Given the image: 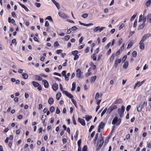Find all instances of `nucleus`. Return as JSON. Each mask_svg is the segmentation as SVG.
<instances>
[{
	"label": "nucleus",
	"instance_id": "nucleus-39",
	"mask_svg": "<svg viewBox=\"0 0 151 151\" xmlns=\"http://www.w3.org/2000/svg\"><path fill=\"white\" fill-rule=\"evenodd\" d=\"M137 55V52L136 51H134L132 53V55L133 57H135Z\"/></svg>",
	"mask_w": 151,
	"mask_h": 151
},
{
	"label": "nucleus",
	"instance_id": "nucleus-40",
	"mask_svg": "<svg viewBox=\"0 0 151 151\" xmlns=\"http://www.w3.org/2000/svg\"><path fill=\"white\" fill-rule=\"evenodd\" d=\"M78 52L77 50H75L74 51H73L72 52V54L74 55H77V54L78 53Z\"/></svg>",
	"mask_w": 151,
	"mask_h": 151
},
{
	"label": "nucleus",
	"instance_id": "nucleus-1",
	"mask_svg": "<svg viewBox=\"0 0 151 151\" xmlns=\"http://www.w3.org/2000/svg\"><path fill=\"white\" fill-rule=\"evenodd\" d=\"M104 142L103 137H99L97 144V146L98 147L97 148V150L101 148Z\"/></svg>",
	"mask_w": 151,
	"mask_h": 151
},
{
	"label": "nucleus",
	"instance_id": "nucleus-29",
	"mask_svg": "<svg viewBox=\"0 0 151 151\" xmlns=\"http://www.w3.org/2000/svg\"><path fill=\"white\" fill-rule=\"evenodd\" d=\"M145 22H143V24L140 25L139 26V29H141L143 28L145 26Z\"/></svg>",
	"mask_w": 151,
	"mask_h": 151
},
{
	"label": "nucleus",
	"instance_id": "nucleus-28",
	"mask_svg": "<svg viewBox=\"0 0 151 151\" xmlns=\"http://www.w3.org/2000/svg\"><path fill=\"white\" fill-rule=\"evenodd\" d=\"M61 96V93H58L56 95V99L57 100H59Z\"/></svg>",
	"mask_w": 151,
	"mask_h": 151
},
{
	"label": "nucleus",
	"instance_id": "nucleus-26",
	"mask_svg": "<svg viewBox=\"0 0 151 151\" xmlns=\"http://www.w3.org/2000/svg\"><path fill=\"white\" fill-rule=\"evenodd\" d=\"M76 83L74 82H73L72 84V87L71 89V91H73L75 90L76 88Z\"/></svg>",
	"mask_w": 151,
	"mask_h": 151
},
{
	"label": "nucleus",
	"instance_id": "nucleus-5",
	"mask_svg": "<svg viewBox=\"0 0 151 151\" xmlns=\"http://www.w3.org/2000/svg\"><path fill=\"white\" fill-rule=\"evenodd\" d=\"M63 93H65L66 96L69 97L71 99H73V96L67 91H63Z\"/></svg>",
	"mask_w": 151,
	"mask_h": 151
},
{
	"label": "nucleus",
	"instance_id": "nucleus-4",
	"mask_svg": "<svg viewBox=\"0 0 151 151\" xmlns=\"http://www.w3.org/2000/svg\"><path fill=\"white\" fill-rule=\"evenodd\" d=\"M121 119H118L117 117H115L112 120V124L113 125L116 124V125H118L121 122Z\"/></svg>",
	"mask_w": 151,
	"mask_h": 151
},
{
	"label": "nucleus",
	"instance_id": "nucleus-30",
	"mask_svg": "<svg viewBox=\"0 0 151 151\" xmlns=\"http://www.w3.org/2000/svg\"><path fill=\"white\" fill-rule=\"evenodd\" d=\"M147 19L151 23V14H148L147 16Z\"/></svg>",
	"mask_w": 151,
	"mask_h": 151
},
{
	"label": "nucleus",
	"instance_id": "nucleus-36",
	"mask_svg": "<svg viewBox=\"0 0 151 151\" xmlns=\"http://www.w3.org/2000/svg\"><path fill=\"white\" fill-rule=\"evenodd\" d=\"M151 3V0H149L146 2L145 3L146 5L147 6H148Z\"/></svg>",
	"mask_w": 151,
	"mask_h": 151
},
{
	"label": "nucleus",
	"instance_id": "nucleus-49",
	"mask_svg": "<svg viewBox=\"0 0 151 151\" xmlns=\"http://www.w3.org/2000/svg\"><path fill=\"white\" fill-rule=\"evenodd\" d=\"M55 110V108L53 106H51L50 109V111L51 112H53Z\"/></svg>",
	"mask_w": 151,
	"mask_h": 151
},
{
	"label": "nucleus",
	"instance_id": "nucleus-7",
	"mask_svg": "<svg viewBox=\"0 0 151 151\" xmlns=\"http://www.w3.org/2000/svg\"><path fill=\"white\" fill-rule=\"evenodd\" d=\"M117 108V106L115 105L113 106H111L108 109V111H109V114H110L113 110L116 109Z\"/></svg>",
	"mask_w": 151,
	"mask_h": 151
},
{
	"label": "nucleus",
	"instance_id": "nucleus-19",
	"mask_svg": "<svg viewBox=\"0 0 151 151\" xmlns=\"http://www.w3.org/2000/svg\"><path fill=\"white\" fill-rule=\"evenodd\" d=\"M19 5L23 8L26 11H28L29 10L28 8L25 6V5L21 4L20 3H19Z\"/></svg>",
	"mask_w": 151,
	"mask_h": 151
},
{
	"label": "nucleus",
	"instance_id": "nucleus-42",
	"mask_svg": "<svg viewBox=\"0 0 151 151\" xmlns=\"http://www.w3.org/2000/svg\"><path fill=\"white\" fill-rule=\"evenodd\" d=\"M60 17L65 18H66L68 17L67 16L66 14L64 13L62 14Z\"/></svg>",
	"mask_w": 151,
	"mask_h": 151
},
{
	"label": "nucleus",
	"instance_id": "nucleus-9",
	"mask_svg": "<svg viewBox=\"0 0 151 151\" xmlns=\"http://www.w3.org/2000/svg\"><path fill=\"white\" fill-rule=\"evenodd\" d=\"M78 122H79L82 125L85 126V125L86 124L85 121L83 119L79 118H78Z\"/></svg>",
	"mask_w": 151,
	"mask_h": 151
},
{
	"label": "nucleus",
	"instance_id": "nucleus-60",
	"mask_svg": "<svg viewBox=\"0 0 151 151\" xmlns=\"http://www.w3.org/2000/svg\"><path fill=\"white\" fill-rule=\"evenodd\" d=\"M122 41H123V40H122V38H121L119 40L118 42V44L119 45H120V44L122 43Z\"/></svg>",
	"mask_w": 151,
	"mask_h": 151
},
{
	"label": "nucleus",
	"instance_id": "nucleus-53",
	"mask_svg": "<svg viewBox=\"0 0 151 151\" xmlns=\"http://www.w3.org/2000/svg\"><path fill=\"white\" fill-rule=\"evenodd\" d=\"M47 117V116L46 115H43L42 116L41 119L42 120H45Z\"/></svg>",
	"mask_w": 151,
	"mask_h": 151
},
{
	"label": "nucleus",
	"instance_id": "nucleus-46",
	"mask_svg": "<svg viewBox=\"0 0 151 151\" xmlns=\"http://www.w3.org/2000/svg\"><path fill=\"white\" fill-rule=\"evenodd\" d=\"M46 19L49 20L50 21L53 22V20L51 17L50 16H48L46 18Z\"/></svg>",
	"mask_w": 151,
	"mask_h": 151
},
{
	"label": "nucleus",
	"instance_id": "nucleus-33",
	"mask_svg": "<svg viewBox=\"0 0 151 151\" xmlns=\"http://www.w3.org/2000/svg\"><path fill=\"white\" fill-rule=\"evenodd\" d=\"M70 36L69 35H67L64 37V39L66 41H68L70 39Z\"/></svg>",
	"mask_w": 151,
	"mask_h": 151
},
{
	"label": "nucleus",
	"instance_id": "nucleus-52",
	"mask_svg": "<svg viewBox=\"0 0 151 151\" xmlns=\"http://www.w3.org/2000/svg\"><path fill=\"white\" fill-rule=\"evenodd\" d=\"M35 5L37 7H40L41 6L40 4L39 3H36L35 4Z\"/></svg>",
	"mask_w": 151,
	"mask_h": 151
},
{
	"label": "nucleus",
	"instance_id": "nucleus-55",
	"mask_svg": "<svg viewBox=\"0 0 151 151\" xmlns=\"http://www.w3.org/2000/svg\"><path fill=\"white\" fill-rule=\"evenodd\" d=\"M81 139H79L78 142H77L78 145V147H80V145H81Z\"/></svg>",
	"mask_w": 151,
	"mask_h": 151
},
{
	"label": "nucleus",
	"instance_id": "nucleus-18",
	"mask_svg": "<svg viewBox=\"0 0 151 151\" xmlns=\"http://www.w3.org/2000/svg\"><path fill=\"white\" fill-rule=\"evenodd\" d=\"M54 101L53 99L52 98H50L48 99V102L50 105H52V104Z\"/></svg>",
	"mask_w": 151,
	"mask_h": 151
},
{
	"label": "nucleus",
	"instance_id": "nucleus-20",
	"mask_svg": "<svg viewBox=\"0 0 151 151\" xmlns=\"http://www.w3.org/2000/svg\"><path fill=\"white\" fill-rule=\"evenodd\" d=\"M91 116L86 115L85 117V118L87 121H89L92 118Z\"/></svg>",
	"mask_w": 151,
	"mask_h": 151
},
{
	"label": "nucleus",
	"instance_id": "nucleus-17",
	"mask_svg": "<svg viewBox=\"0 0 151 151\" xmlns=\"http://www.w3.org/2000/svg\"><path fill=\"white\" fill-rule=\"evenodd\" d=\"M32 83L34 86L35 87H37L40 85L38 83L34 81L32 82Z\"/></svg>",
	"mask_w": 151,
	"mask_h": 151
},
{
	"label": "nucleus",
	"instance_id": "nucleus-6",
	"mask_svg": "<svg viewBox=\"0 0 151 151\" xmlns=\"http://www.w3.org/2000/svg\"><path fill=\"white\" fill-rule=\"evenodd\" d=\"M151 36V34H147L145 35L142 37L141 40L143 41H144L146 40L148 37Z\"/></svg>",
	"mask_w": 151,
	"mask_h": 151
},
{
	"label": "nucleus",
	"instance_id": "nucleus-24",
	"mask_svg": "<svg viewBox=\"0 0 151 151\" xmlns=\"http://www.w3.org/2000/svg\"><path fill=\"white\" fill-rule=\"evenodd\" d=\"M22 76L23 78L25 79H27L28 77V75L27 73H23L22 74Z\"/></svg>",
	"mask_w": 151,
	"mask_h": 151
},
{
	"label": "nucleus",
	"instance_id": "nucleus-31",
	"mask_svg": "<svg viewBox=\"0 0 151 151\" xmlns=\"http://www.w3.org/2000/svg\"><path fill=\"white\" fill-rule=\"evenodd\" d=\"M145 80H144L143 81H142L141 82H140V81H137V82H139V85L138 86V87H139L141 86L142 84H143L145 82Z\"/></svg>",
	"mask_w": 151,
	"mask_h": 151
},
{
	"label": "nucleus",
	"instance_id": "nucleus-56",
	"mask_svg": "<svg viewBox=\"0 0 151 151\" xmlns=\"http://www.w3.org/2000/svg\"><path fill=\"white\" fill-rule=\"evenodd\" d=\"M62 52V50H59L56 51V52L57 54H59Z\"/></svg>",
	"mask_w": 151,
	"mask_h": 151
},
{
	"label": "nucleus",
	"instance_id": "nucleus-45",
	"mask_svg": "<svg viewBox=\"0 0 151 151\" xmlns=\"http://www.w3.org/2000/svg\"><path fill=\"white\" fill-rule=\"evenodd\" d=\"M93 25V24L92 23H90L88 24L84 23L83 24V25L86 26H89L91 25Z\"/></svg>",
	"mask_w": 151,
	"mask_h": 151
},
{
	"label": "nucleus",
	"instance_id": "nucleus-25",
	"mask_svg": "<svg viewBox=\"0 0 151 151\" xmlns=\"http://www.w3.org/2000/svg\"><path fill=\"white\" fill-rule=\"evenodd\" d=\"M115 56V53H114L112 54L111 58H110V62H111L113 60Z\"/></svg>",
	"mask_w": 151,
	"mask_h": 151
},
{
	"label": "nucleus",
	"instance_id": "nucleus-48",
	"mask_svg": "<svg viewBox=\"0 0 151 151\" xmlns=\"http://www.w3.org/2000/svg\"><path fill=\"white\" fill-rule=\"evenodd\" d=\"M11 14L12 17H17L16 14L14 12H12Z\"/></svg>",
	"mask_w": 151,
	"mask_h": 151
},
{
	"label": "nucleus",
	"instance_id": "nucleus-10",
	"mask_svg": "<svg viewBox=\"0 0 151 151\" xmlns=\"http://www.w3.org/2000/svg\"><path fill=\"white\" fill-rule=\"evenodd\" d=\"M58 85L56 83H54L52 85V88L54 91H56L58 90Z\"/></svg>",
	"mask_w": 151,
	"mask_h": 151
},
{
	"label": "nucleus",
	"instance_id": "nucleus-8",
	"mask_svg": "<svg viewBox=\"0 0 151 151\" xmlns=\"http://www.w3.org/2000/svg\"><path fill=\"white\" fill-rule=\"evenodd\" d=\"M144 41H142L141 40L139 42V48L141 50H143L145 48V44L143 43Z\"/></svg>",
	"mask_w": 151,
	"mask_h": 151
},
{
	"label": "nucleus",
	"instance_id": "nucleus-15",
	"mask_svg": "<svg viewBox=\"0 0 151 151\" xmlns=\"http://www.w3.org/2000/svg\"><path fill=\"white\" fill-rule=\"evenodd\" d=\"M122 102V100L121 99H116L115 101V103L116 104H121Z\"/></svg>",
	"mask_w": 151,
	"mask_h": 151
},
{
	"label": "nucleus",
	"instance_id": "nucleus-23",
	"mask_svg": "<svg viewBox=\"0 0 151 151\" xmlns=\"http://www.w3.org/2000/svg\"><path fill=\"white\" fill-rule=\"evenodd\" d=\"M105 126V124L104 122H101L99 125V127H100V128H101V129H102Z\"/></svg>",
	"mask_w": 151,
	"mask_h": 151
},
{
	"label": "nucleus",
	"instance_id": "nucleus-14",
	"mask_svg": "<svg viewBox=\"0 0 151 151\" xmlns=\"http://www.w3.org/2000/svg\"><path fill=\"white\" fill-rule=\"evenodd\" d=\"M76 76L77 77L79 78L80 77L81 71L80 69H78L76 70Z\"/></svg>",
	"mask_w": 151,
	"mask_h": 151
},
{
	"label": "nucleus",
	"instance_id": "nucleus-64",
	"mask_svg": "<svg viewBox=\"0 0 151 151\" xmlns=\"http://www.w3.org/2000/svg\"><path fill=\"white\" fill-rule=\"evenodd\" d=\"M71 29H68L67 32V33L68 34H69L71 32Z\"/></svg>",
	"mask_w": 151,
	"mask_h": 151
},
{
	"label": "nucleus",
	"instance_id": "nucleus-35",
	"mask_svg": "<svg viewBox=\"0 0 151 151\" xmlns=\"http://www.w3.org/2000/svg\"><path fill=\"white\" fill-rule=\"evenodd\" d=\"M107 110V108H106L104 109V111L102 112L101 113V116H102L106 112Z\"/></svg>",
	"mask_w": 151,
	"mask_h": 151
},
{
	"label": "nucleus",
	"instance_id": "nucleus-44",
	"mask_svg": "<svg viewBox=\"0 0 151 151\" xmlns=\"http://www.w3.org/2000/svg\"><path fill=\"white\" fill-rule=\"evenodd\" d=\"M99 96V93H97L95 96V99L96 100L98 99Z\"/></svg>",
	"mask_w": 151,
	"mask_h": 151
},
{
	"label": "nucleus",
	"instance_id": "nucleus-59",
	"mask_svg": "<svg viewBox=\"0 0 151 151\" xmlns=\"http://www.w3.org/2000/svg\"><path fill=\"white\" fill-rule=\"evenodd\" d=\"M59 44L58 41H56L54 43V45L56 47L59 46Z\"/></svg>",
	"mask_w": 151,
	"mask_h": 151
},
{
	"label": "nucleus",
	"instance_id": "nucleus-61",
	"mask_svg": "<svg viewBox=\"0 0 151 151\" xmlns=\"http://www.w3.org/2000/svg\"><path fill=\"white\" fill-rule=\"evenodd\" d=\"M89 50V48L88 47H87L86 49L84 51V52L85 53H87Z\"/></svg>",
	"mask_w": 151,
	"mask_h": 151
},
{
	"label": "nucleus",
	"instance_id": "nucleus-11",
	"mask_svg": "<svg viewBox=\"0 0 151 151\" xmlns=\"http://www.w3.org/2000/svg\"><path fill=\"white\" fill-rule=\"evenodd\" d=\"M42 82H44V85L45 87L46 88H48L49 84L48 82L45 80H44L42 81Z\"/></svg>",
	"mask_w": 151,
	"mask_h": 151
},
{
	"label": "nucleus",
	"instance_id": "nucleus-13",
	"mask_svg": "<svg viewBox=\"0 0 151 151\" xmlns=\"http://www.w3.org/2000/svg\"><path fill=\"white\" fill-rule=\"evenodd\" d=\"M121 59H116L115 63H114V66L116 67L118 65V63H121Z\"/></svg>",
	"mask_w": 151,
	"mask_h": 151
},
{
	"label": "nucleus",
	"instance_id": "nucleus-12",
	"mask_svg": "<svg viewBox=\"0 0 151 151\" xmlns=\"http://www.w3.org/2000/svg\"><path fill=\"white\" fill-rule=\"evenodd\" d=\"M54 4L56 6L58 9H59L60 4L59 3L57 2L55 0H52Z\"/></svg>",
	"mask_w": 151,
	"mask_h": 151
},
{
	"label": "nucleus",
	"instance_id": "nucleus-32",
	"mask_svg": "<svg viewBox=\"0 0 151 151\" xmlns=\"http://www.w3.org/2000/svg\"><path fill=\"white\" fill-rule=\"evenodd\" d=\"M91 58L93 59V60H96V53H94V54H93L91 55Z\"/></svg>",
	"mask_w": 151,
	"mask_h": 151
},
{
	"label": "nucleus",
	"instance_id": "nucleus-43",
	"mask_svg": "<svg viewBox=\"0 0 151 151\" xmlns=\"http://www.w3.org/2000/svg\"><path fill=\"white\" fill-rule=\"evenodd\" d=\"M124 26V24L123 23H122L119 26V30H121L122 29Z\"/></svg>",
	"mask_w": 151,
	"mask_h": 151
},
{
	"label": "nucleus",
	"instance_id": "nucleus-50",
	"mask_svg": "<svg viewBox=\"0 0 151 151\" xmlns=\"http://www.w3.org/2000/svg\"><path fill=\"white\" fill-rule=\"evenodd\" d=\"M127 58V55H124L122 58V61L123 62H124Z\"/></svg>",
	"mask_w": 151,
	"mask_h": 151
},
{
	"label": "nucleus",
	"instance_id": "nucleus-41",
	"mask_svg": "<svg viewBox=\"0 0 151 151\" xmlns=\"http://www.w3.org/2000/svg\"><path fill=\"white\" fill-rule=\"evenodd\" d=\"M71 101L72 103L74 104L76 107H77L76 102V101L74 99H72Z\"/></svg>",
	"mask_w": 151,
	"mask_h": 151
},
{
	"label": "nucleus",
	"instance_id": "nucleus-63",
	"mask_svg": "<svg viewBox=\"0 0 151 151\" xmlns=\"http://www.w3.org/2000/svg\"><path fill=\"white\" fill-rule=\"evenodd\" d=\"M79 58V56L78 55H75V57L74 58V60H76L78 59Z\"/></svg>",
	"mask_w": 151,
	"mask_h": 151
},
{
	"label": "nucleus",
	"instance_id": "nucleus-38",
	"mask_svg": "<svg viewBox=\"0 0 151 151\" xmlns=\"http://www.w3.org/2000/svg\"><path fill=\"white\" fill-rule=\"evenodd\" d=\"M88 16V14L86 13L83 14L81 15V17L84 18H86Z\"/></svg>",
	"mask_w": 151,
	"mask_h": 151
},
{
	"label": "nucleus",
	"instance_id": "nucleus-27",
	"mask_svg": "<svg viewBox=\"0 0 151 151\" xmlns=\"http://www.w3.org/2000/svg\"><path fill=\"white\" fill-rule=\"evenodd\" d=\"M96 76L91 77L90 80L91 83L94 82L95 81V80H96Z\"/></svg>",
	"mask_w": 151,
	"mask_h": 151
},
{
	"label": "nucleus",
	"instance_id": "nucleus-47",
	"mask_svg": "<svg viewBox=\"0 0 151 151\" xmlns=\"http://www.w3.org/2000/svg\"><path fill=\"white\" fill-rule=\"evenodd\" d=\"M78 29V28L76 26H73L72 27L71 29L72 31H74L75 30Z\"/></svg>",
	"mask_w": 151,
	"mask_h": 151
},
{
	"label": "nucleus",
	"instance_id": "nucleus-57",
	"mask_svg": "<svg viewBox=\"0 0 151 151\" xmlns=\"http://www.w3.org/2000/svg\"><path fill=\"white\" fill-rule=\"evenodd\" d=\"M136 16V14L134 15H133L131 18V21H132V20H133L135 18Z\"/></svg>",
	"mask_w": 151,
	"mask_h": 151
},
{
	"label": "nucleus",
	"instance_id": "nucleus-3",
	"mask_svg": "<svg viewBox=\"0 0 151 151\" xmlns=\"http://www.w3.org/2000/svg\"><path fill=\"white\" fill-rule=\"evenodd\" d=\"M145 104L146 105L147 103L146 102L144 101H142L139 104V105L137 106V110L138 112H140L143 106V105Z\"/></svg>",
	"mask_w": 151,
	"mask_h": 151
},
{
	"label": "nucleus",
	"instance_id": "nucleus-2",
	"mask_svg": "<svg viewBox=\"0 0 151 151\" xmlns=\"http://www.w3.org/2000/svg\"><path fill=\"white\" fill-rule=\"evenodd\" d=\"M125 109V108L124 106H122L120 109L119 108L118 109V112L121 118H122L123 116Z\"/></svg>",
	"mask_w": 151,
	"mask_h": 151
},
{
	"label": "nucleus",
	"instance_id": "nucleus-51",
	"mask_svg": "<svg viewBox=\"0 0 151 151\" xmlns=\"http://www.w3.org/2000/svg\"><path fill=\"white\" fill-rule=\"evenodd\" d=\"M105 28V27H100L99 26V32H101Z\"/></svg>",
	"mask_w": 151,
	"mask_h": 151
},
{
	"label": "nucleus",
	"instance_id": "nucleus-37",
	"mask_svg": "<svg viewBox=\"0 0 151 151\" xmlns=\"http://www.w3.org/2000/svg\"><path fill=\"white\" fill-rule=\"evenodd\" d=\"M87 147L86 145H84L82 149V151H87Z\"/></svg>",
	"mask_w": 151,
	"mask_h": 151
},
{
	"label": "nucleus",
	"instance_id": "nucleus-62",
	"mask_svg": "<svg viewBox=\"0 0 151 151\" xmlns=\"http://www.w3.org/2000/svg\"><path fill=\"white\" fill-rule=\"evenodd\" d=\"M131 107V106L130 105H129L127 107V108H126V110L127 111H129V109H130Z\"/></svg>",
	"mask_w": 151,
	"mask_h": 151
},
{
	"label": "nucleus",
	"instance_id": "nucleus-22",
	"mask_svg": "<svg viewBox=\"0 0 151 151\" xmlns=\"http://www.w3.org/2000/svg\"><path fill=\"white\" fill-rule=\"evenodd\" d=\"M133 41H131L129 43L127 47V49L130 48L133 45Z\"/></svg>",
	"mask_w": 151,
	"mask_h": 151
},
{
	"label": "nucleus",
	"instance_id": "nucleus-34",
	"mask_svg": "<svg viewBox=\"0 0 151 151\" xmlns=\"http://www.w3.org/2000/svg\"><path fill=\"white\" fill-rule=\"evenodd\" d=\"M99 31V26H97L95 28L93 29V31L94 32H96L98 31Z\"/></svg>",
	"mask_w": 151,
	"mask_h": 151
},
{
	"label": "nucleus",
	"instance_id": "nucleus-21",
	"mask_svg": "<svg viewBox=\"0 0 151 151\" xmlns=\"http://www.w3.org/2000/svg\"><path fill=\"white\" fill-rule=\"evenodd\" d=\"M128 61H126L124 63L123 65V68H124L125 69H126L128 67Z\"/></svg>",
	"mask_w": 151,
	"mask_h": 151
},
{
	"label": "nucleus",
	"instance_id": "nucleus-58",
	"mask_svg": "<svg viewBox=\"0 0 151 151\" xmlns=\"http://www.w3.org/2000/svg\"><path fill=\"white\" fill-rule=\"evenodd\" d=\"M94 128V125H92L91 126L90 128L89 129V132H91V131L92 130V129H93Z\"/></svg>",
	"mask_w": 151,
	"mask_h": 151
},
{
	"label": "nucleus",
	"instance_id": "nucleus-54",
	"mask_svg": "<svg viewBox=\"0 0 151 151\" xmlns=\"http://www.w3.org/2000/svg\"><path fill=\"white\" fill-rule=\"evenodd\" d=\"M121 49H119L116 53V56H118L119 55L120 53Z\"/></svg>",
	"mask_w": 151,
	"mask_h": 151
},
{
	"label": "nucleus",
	"instance_id": "nucleus-16",
	"mask_svg": "<svg viewBox=\"0 0 151 151\" xmlns=\"http://www.w3.org/2000/svg\"><path fill=\"white\" fill-rule=\"evenodd\" d=\"M35 77L36 80L38 81H41L42 80V78L40 76L37 75H35Z\"/></svg>",
	"mask_w": 151,
	"mask_h": 151
}]
</instances>
